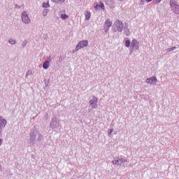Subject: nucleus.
Returning <instances> with one entry per match:
<instances>
[{"mask_svg": "<svg viewBox=\"0 0 179 179\" xmlns=\"http://www.w3.org/2000/svg\"><path fill=\"white\" fill-rule=\"evenodd\" d=\"M29 141L31 145H34L36 142H41L43 141V135L37 129L31 130L29 134Z\"/></svg>", "mask_w": 179, "mask_h": 179, "instance_id": "f257e3e1", "label": "nucleus"}, {"mask_svg": "<svg viewBox=\"0 0 179 179\" xmlns=\"http://www.w3.org/2000/svg\"><path fill=\"white\" fill-rule=\"evenodd\" d=\"M112 30L115 33H117V31L121 33V31L124 30V24L122 23V22H121V20H117L112 27Z\"/></svg>", "mask_w": 179, "mask_h": 179, "instance_id": "f03ea898", "label": "nucleus"}, {"mask_svg": "<svg viewBox=\"0 0 179 179\" xmlns=\"http://www.w3.org/2000/svg\"><path fill=\"white\" fill-rule=\"evenodd\" d=\"M128 159L124 156L117 157L115 160L112 162L113 164H116V166H122V163H127Z\"/></svg>", "mask_w": 179, "mask_h": 179, "instance_id": "7ed1b4c3", "label": "nucleus"}, {"mask_svg": "<svg viewBox=\"0 0 179 179\" xmlns=\"http://www.w3.org/2000/svg\"><path fill=\"white\" fill-rule=\"evenodd\" d=\"M171 9L176 13V15H179V5L177 4V1L175 0L170 1Z\"/></svg>", "mask_w": 179, "mask_h": 179, "instance_id": "20e7f679", "label": "nucleus"}, {"mask_svg": "<svg viewBox=\"0 0 179 179\" xmlns=\"http://www.w3.org/2000/svg\"><path fill=\"white\" fill-rule=\"evenodd\" d=\"M87 45H89V41L87 40L80 41L76 47V51H79V50L85 48Z\"/></svg>", "mask_w": 179, "mask_h": 179, "instance_id": "39448f33", "label": "nucleus"}, {"mask_svg": "<svg viewBox=\"0 0 179 179\" xmlns=\"http://www.w3.org/2000/svg\"><path fill=\"white\" fill-rule=\"evenodd\" d=\"M50 127L52 129H55L59 127V120H57V117H54L50 122Z\"/></svg>", "mask_w": 179, "mask_h": 179, "instance_id": "423d86ee", "label": "nucleus"}, {"mask_svg": "<svg viewBox=\"0 0 179 179\" xmlns=\"http://www.w3.org/2000/svg\"><path fill=\"white\" fill-rule=\"evenodd\" d=\"M22 17V21L25 24H29V23H30L31 20L29 17V15H27V12L23 11L22 13V17Z\"/></svg>", "mask_w": 179, "mask_h": 179, "instance_id": "0eeeda50", "label": "nucleus"}, {"mask_svg": "<svg viewBox=\"0 0 179 179\" xmlns=\"http://www.w3.org/2000/svg\"><path fill=\"white\" fill-rule=\"evenodd\" d=\"M112 26H113V22L111 21V20L110 19L106 20L104 23L105 33H107V31L110 30V27H111Z\"/></svg>", "mask_w": 179, "mask_h": 179, "instance_id": "6e6552de", "label": "nucleus"}, {"mask_svg": "<svg viewBox=\"0 0 179 179\" xmlns=\"http://www.w3.org/2000/svg\"><path fill=\"white\" fill-rule=\"evenodd\" d=\"M146 83L149 85H153L154 83H157V78L156 77H151L145 80Z\"/></svg>", "mask_w": 179, "mask_h": 179, "instance_id": "1a4fd4ad", "label": "nucleus"}, {"mask_svg": "<svg viewBox=\"0 0 179 179\" xmlns=\"http://www.w3.org/2000/svg\"><path fill=\"white\" fill-rule=\"evenodd\" d=\"M97 97L93 96L92 99L90 101V104L94 108H96V104H97Z\"/></svg>", "mask_w": 179, "mask_h": 179, "instance_id": "9d476101", "label": "nucleus"}, {"mask_svg": "<svg viewBox=\"0 0 179 179\" xmlns=\"http://www.w3.org/2000/svg\"><path fill=\"white\" fill-rule=\"evenodd\" d=\"M138 44H139V41H138L136 39H133L131 45V50H134V48H135Z\"/></svg>", "mask_w": 179, "mask_h": 179, "instance_id": "9b49d317", "label": "nucleus"}, {"mask_svg": "<svg viewBox=\"0 0 179 179\" xmlns=\"http://www.w3.org/2000/svg\"><path fill=\"white\" fill-rule=\"evenodd\" d=\"M124 41L125 47H127V48H129V47H131V41H129L128 38H125Z\"/></svg>", "mask_w": 179, "mask_h": 179, "instance_id": "f8f14e48", "label": "nucleus"}, {"mask_svg": "<svg viewBox=\"0 0 179 179\" xmlns=\"http://www.w3.org/2000/svg\"><path fill=\"white\" fill-rule=\"evenodd\" d=\"M43 69H48V68H50V62L45 61L43 64Z\"/></svg>", "mask_w": 179, "mask_h": 179, "instance_id": "ddd939ff", "label": "nucleus"}, {"mask_svg": "<svg viewBox=\"0 0 179 179\" xmlns=\"http://www.w3.org/2000/svg\"><path fill=\"white\" fill-rule=\"evenodd\" d=\"M124 34L127 36V37L129 36V29H128V27H124Z\"/></svg>", "mask_w": 179, "mask_h": 179, "instance_id": "4468645a", "label": "nucleus"}, {"mask_svg": "<svg viewBox=\"0 0 179 179\" xmlns=\"http://www.w3.org/2000/svg\"><path fill=\"white\" fill-rule=\"evenodd\" d=\"M5 127H6V124H3V123L0 122V138L2 137V129L5 128Z\"/></svg>", "mask_w": 179, "mask_h": 179, "instance_id": "2eb2a0df", "label": "nucleus"}, {"mask_svg": "<svg viewBox=\"0 0 179 179\" xmlns=\"http://www.w3.org/2000/svg\"><path fill=\"white\" fill-rule=\"evenodd\" d=\"M0 122H1V124H3V125H6V124H8V122L6 121V120H5L3 117H2V116H0Z\"/></svg>", "mask_w": 179, "mask_h": 179, "instance_id": "dca6fc26", "label": "nucleus"}, {"mask_svg": "<svg viewBox=\"0 0 179 179\" xmlns=\"http://www.w3.org/2000/svg\"><path fill=\"white\" fill-rule=\"evenodd\" d=\"M92 15L90 13V11H87L85 14V19L87 20H90V17H91Z\"/></svg>", "mask_w": 179, "mask_h": 179, "instance_id": "f3484780", "label": "nucleus"}, {"mask_svg": "<svg viewBox=\"0 0 179 179\" xmlns=\"http://www.w3.org/2000/svg\"><path fill=\"white\" fill-rule=\"evenodd\" d=\"M51 1L55 3H64V2H65V0H51Z\"/></svg>", "mask_w": 179, "mask_h": 179, "instance_id": "a211bd4d", "label": "nucleus"}, {"mask_svg": "<svg viewBox=\"0 0 179 179\" xmlns=\"http://www.w3.org/2000/svg\"><path fill=\"white\" fill-rule=\"evenodd\" d=\"M49 12H50V9L45 8L43 12V16H47Z\"/></svg>", "mask_w": 179, "mask_h": 179, "instance_id": "6ab92c4d", "label": "nucleus"}, {"mask_svg": "<svg viewBox=\"0 0 179 179\" xmlns=\"http://www.w3.org/2000/svg\"><path fill=\"white\" fill-rule=\"evenodd\" d=\"M28 43L29 42L27 41V40H24V41H22L21 47L22 48H24V47H26Z\"/></svg>", "mask_w": 179, "mask_h": 179, "instance_id": "aec40b11", "label": "nucleus"}, {"mask_svg": "<svg viewBox=\"0 0 179 179\" xmlns=\"http://www.w3.org/2000/svg\"><path fill=\"white\" fill-rule=\"evenodd\" d=\"M43 8H45V9H47V8H50V3L43 2L42 4Z\"/></svg>", "mask_w": 179, "mask_h": 179, "instance_id": "412c9836", "label": "nucleus"}, {"mask_svg": "<svg viewBox=\"0 0 179 179\" xmlns=\"http://www.w3.org/2000/svg\"><path fill=\"white\" fill-rule=\"evenodd\" d=\"M177 48L176 46H173L172 48H169L166 49V52H170L171 51H174Z\"/></svg>", "mask_w": 179, "mask_h": 179, "instance_id": "4be33fe9", "label": "nucleus"}, {"mask_svg": "<svg viewBox=\"0 0 179 179\" xmlns=\"http://www.w3.org/2000/svg\"><path fill=\"white\" fill-rule=\"evenodd\" d=\"M8 43H9V44H11L12 45H13L16 44V41H15L12 38H10L8 40Z\"/></svg>", "mask_w": 179, "mask_h": 179, "instance_id": "5701e85b", "label": "nucleus"}, {"mask_svg": "<svg viewBox=\"0 0 179 179\" xmlns=\"http://www.w3.org/2000/svg\"><path fill=\"white\" fill-rule=\"evenodd\" d=\"M30 75H33V71H31V70H28L27 71V74L25 76V78H27L28 76H30Z\"/></svg>", "mask_w": 179, "mask_h": 179, "instance_id": "b1692460", "label": "nucleus"}, {"mask_svg": "<svg viewBox=\"0 0 179 179\" xmlns=\"http://www.w3.org/2000/svg\"><path fill=\"white\" fill-rule=\"evenodd\" d=\"M61 17H62V19H63V20H65V19H68V17H69V16L66 14H62Z\"/></svg>", "mask_w": 179, "mask_h": 179, "instance_id": "393cba45", "label": "nucleus"}, {"mask_svg": "<svg viewBox=\"0 0 179 179\" xmlns=\"http://www.w3.org/2000/svg\"><path fill=\"white\" fill-rule=\"evenodd\" d=\"M55 58V57L50 55L48 57L49 62H52V61Z\"/></svg>", "mask_w": 179, "mask_h": 179, "instance_id": "a878e982", "label": "nucleus"}, {"mask_svg": "<svg viewBox=\"0 0 179 179\" xmlns=\"http://www.w3.org/2000/svg\"><path fill=\"white\" fill-rule=\"evenodd\" d=\"M94 8L96 10H100V4L99 3L96 4V6H94Z\"/></svg>", "mask_w": 179, "mask_h": 179, "instance_id": "bb28decb", "label": "nucleus"}, {"mask_svg": "<svg viewBox=\"0 0 179 179\" xmlns=\"http://www.w3.org/2000/svg\"><path fill=\"white\" fill-rule=\"evenodd\" d=\"M99 8H101V9H102V10H104V3L101 2L99 4Z\"/></svg>", "mask_w": 179, "mask_h": 179, "instance_id": "cd10ccee", "label": "nucleus"}, {"mask_svg": "<svg viewBox=\"0 0 179 179\" xmlns=\"http://www.w3.org/2000/svg\"><path fill=\"white\" fill-rule=\"evenodd\" d=\"M62 61H64V57L63 56H60L59 57V62H62Z\"/></svg>", "mask_w": 179, "mask_h": 179, "instance_id": "c85d7f7f", "label": "nucleus"}, {"mask_svg": "<svg viewBox=\"0 0 179 179\" xmlns=\"http://www.w3.org/2000/svg\"><path fill=\"white\" fill-rule=\"evenodd\" d=\"M113 131H114V129H110L108 132V135H111L113 134Z\"/></svg>", "mask_w": 179, "mask_h": 179, "instance_id": "c756f323", "label": "nucleus"}, {"mask_svg": "<svg viewBox=\"0 0 179 179\" xmlns=\"http://www.w3.org/2000/svg\"><path fill=\"white\" fill-rule=\"evenodd\" d=\"M155 3H160L162 2V0H154Z\"/></svg>", "mask_w": 179, "mask_h": 179, "instance_id": "7c9ffc66", "label": "nucleus"}, {"mask_svg": "<svg viewBox=\"0 0 179 179\" xmlns=\"http://www.w3.org/2000/svg\"><path fill=\"white\" fill-rule=\"evenodd\" d=\"M3 143V139L0 138V146H2Z\"/></svg>", "mask_w": 179, "mask_h": 179, "instance_id": "2f4dec72", "label": "nucleus"}, {"mask_svg": "<svg viewBox=\"0 0 179 179\" xmlns=\"http://www.w3.org/2000/svg\"><path fill=\"white\" fill-rule=\"evenodd\" d=\"M15 8L16 9H19V8H20V6H19L17 4H15Z\"/></svg>", "mask_w": 179, "mask_h": 179, "instance_id": "473e14b6", "label": "nucleus"}, {"mask_svg": "<svg viewBox=\"0 0 179 179\" xmlns=\"http://www.w3.org/2000/svg\"><path fill=\"white\" fill-rule=\"evenodd\" d=\"M45 117L46 118V120H48V113H46V114H45Z\"/></svg>", "mask_w": 179, "mask_h": 179, "instance_id": "72a5a7b5", "label": "nucleus"}, {"mask_svg": "<svg viewBox=\"0 0 179 179\" xmlns=\"http://www.w3.org/2000/svg\"><path fill=\"white\" fill-rule=\"evenodd\" d=\"M130 49H131L130 52H132V50H133L132 48L130 47Z\"/></svg>", "mask_w": 179, "mask_h": 179, "instance_id": "f704fd0d", "label": "nucleus"}, {"mask_svg": "<svg viewBox=\"0 0 179 179\" xmlns=\"http://www.w3.org/2000/svg\"><path fill=\"white\" fill-rule=\"evenodd\" d=\"M136 50H139V47H138V46H137V48H136Z\"/></svg>", "mask_w": 179, "mask_h": 179, "instance_id": "c9c22d12", "label": "nucleus"}, {"mask_svg": "<svg viewBox=\"0 0 179 179\" xmlns=\"http://www.w3.org/2000/svg\"><path fill=\"white\" fill-rule=\"evenodd\" d=\"M45 85H46V87L48 86V85L47 84V83H45Z\"/></svg>", "mask_w": 179, "mask_h": 179, "instance_id": "e433bc0d", "label": "nucleus"}, {"mask_svg": "<svg viewBox=\"0 0 179 179\" xmlns=\"http://www.w3.org/2000/svg\"><path fill=\"white\" fill-rule=\"evenodd\" d=\"M0 167H1V164H0Z\"/></svg>", "mask_w": 179, "mask_h": 179, "instance_id": "4c0bfd02", "label": "nucleus"}]
</instances>
